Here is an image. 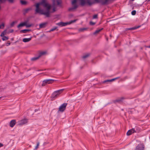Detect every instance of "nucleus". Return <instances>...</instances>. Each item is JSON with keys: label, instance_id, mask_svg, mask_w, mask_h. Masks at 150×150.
<instances>
[{"label": "nucleus", "instance_id": "nucleus-14", "mask_svg": "<svg viewBox=\"0 0 150 150\" xmlns=\"http://www.w3.org/2000/svg\"><path fill=\"white\" fill-rule=\"evenodd\" d=\"M47 53V52L46 51H43L41 52L39 54L38 56L40 57L46 55Z\"/></svg>", "mask_w": 150, "mask_h": 150}, {"label": "nucleus", "instance_id": "nucleus-39", "mask_svg": "<svg viewBox=\"0 0 150 150\" xmlns=\"http://www.w3.org/2000/svg\"><path fill=\"white\" fill-rule=\"evenodd\" d=\"M13 29H12L10 30V33H12V32H13Z\"/></svg>", "mask_w": 150, "mask_h": 150}, {"label": "nucleus", "instance_id": "nucleus-22", "mask_svg": "<svg viewBox=\"0 0 150 150\" xmlns=\"http://www.w3.org/2000/svg\"><path fill=\"white\" fill-rule=\"evenodd\" d=\"M45 23H42L40 24V28H43L45 26Z\"/></svg>", "mask_w": 150, "mask_h": 150}, {"label": "nucleus", "instance_id": "nucleus-32", "mask_svg": "<svg viewBox=\"0 0 150 150\" xmlns=\"http://www.w3.org/2000/svg\"><path fill=\"white\" fill-rule=\"evenodd\" d=\"M90 25H93L94 24H95V23L93 22H92V21H91L90 22Z\"/></svg>", "mask_w": 150, "mask_h": 150}, {"label": "nucleus", "instance_id": "nucleus-38", "mask_svg": "<svg viewBox=\"0 0 150 150\" xmlns=\"http://www.w3.org/2000/svg\"><path fill=\"white\" fill-rule=\"evenodd\" d=\"M13 0H8V1L11 2H13Z\"/></svg>", "mask_w": 150, "mask_h": 150}, {"label": "nucleus", "instance_id": "nucleus-4", "mask_svg": "<svg viewBox=\"0 0 150 150\" xmlns=\"http://www.w3.org/2000/svg\"><path fill=\"white\" fill-rule=\"evenodd\" d=\"M76 21V20L71 21L67 23H64L63 22H60L57 23V25L59 26L62 27L68 25H70L71 23L75 22Z\"/></svg>", "mask_w": 150, "mask_h": 150}, {"label": "nucleus", "instance_id": "nucleus-43", "mask_svg": "<svg viewBox=\"0 0 150 150\" xmlns=\"http://www.w3.org/2000/svg\"><path fill=\"white\" fill-rule=\"evenodd\" d=\"M0 1H1V0H0Z\"/></svg>", "mask_w": 150, "mask_h": 150}, {"label": "nucleus", "instance_id": "nucleus-18", "mask_svg": "<svg viewBox=\"0 0 150 150\" xmlns=\"http://www.w3.org/2000/svg\"><path fill=\"white\" fill-rule=\"evenodd\" d=\"M6 30H5L3 31L1 34L0 36L1 37H3L4 36V35H6Z\"/></svg>", "mask_w": 150, "mask_h": 150}, {"label": "nucleus", "instance_id": "nucleus-23", "mask_svg": "<svg viewBox=\"0 0 150 150\" xmlns=\"http://www.w3.org/2000/svg\"><path fill=\"white\" fill-rule=\"evenodd\" d=\"M103 29V28H102L101 29L97 30L94 33V34H96V33H98L99 32L101 31Z\"/></svg>", "mask_w": 150, "mask_h": 150}, {"label": "nucleus", "instance_id": "nucleus-29", "mask_svg": "<svg viewBox=\"0 0 150 150\" xmlns=\"http://www.w3.org/2000/svg\"><path fill=\"white\" fill-rule=\"evenodd\" d=\"M131 13L132 15H134L136 14V11L135 10L133 11H132Z\"/></svg>", "mask_w": 150, "mask_h": 150}, {"label": "nucleus", "instance_id": "nucleus-31", "mask_svg": "<svg viewBox=\"0 0 150 150\" xmlns=\"http://www.w3.org/2000/svg\"><path fill=\"white\" fill-rule=\"evenodd\" d=\"M57 4L58 5L60 4H61V1H60V0H57Z\"/></svg>", "mask_w": 150, "mask_h": 150}, {"label": "nucleus", "instance_id": "nucleus-30", "mask_svg": "<svg viewBox=\"0 0 150 150\" xmlns=\"http://www.w3.org/2000/svg\"><path fill=\"white\" fill-rule=\"evenodd\" d=\"M98 17V15L97 14H95L93 15V19H96Z\"/></svg>", "mask_w": 150, "mask_h": 150}, {"label": "nucleus", "instance_id": "nucleus-25", "mask_svg": "<svg viewBox=\"0 0 150 150\" xmlns=\"http://www.w3.org/2000/svg\"><path fill=\"white\" fill-rule=\"evenodd\" d=\"M40 144V143L39 142H38L37 143V145L35 146V149H34V150H36L38 148V146Z\"/></svg>", "mask_w": 150, "mask_h": 150}, {"label": "nucleus", "instance_id": "nucleus-7", "mask_svg": "<svg viewBox=\"0 0 150 150\" xmlns=\"http://www.w3.org/2000/svg\"><path fill=\"white\" fill-rule=\"evenodd\" d=\"M144 145L142 144H140L136 146L134 150H144Z\"/></svg>", "mask_w": 150, "mask_h": 150}, {"label": "nucleus", "instance_id": "nucleus-44", "mask_svg": "<svg viewBox=\"0 0 150 150\" xmlns=\"http://www.w3.org/2000/svg\"><path fill=\"white\" fill-rule=\"evenodd\" d=\"M1 98V97H0V98Z\"/></svg>", "mask_w": 150, "mask_h": 150}, {"label": "nucleus", "instance_id": "nucleus-33", "mask_svg": "<svg viewBox=\"0 0 150 150\" xmlns=\"http://www.w3.org/2000/svg\"><path fill=\"white\" fill-rule=\"evenodd\" d=\"M15 22H12L10 24L11 25V27H13V25H14V24H15Z\"/></svg>", "mask_w": 150, "mask_h": 150}, {"label": "nucleus", "instance_id": "nucleus-24", "mask_svg": "<svg viewBox=\"0 0 150 150\" xmlns=\"http://www.w3.org/2000/svg\"><path fill=\"white\" fill-rule=\"evenodd\" d=\"M4 27V24L3 23H2L0 25V29H3Z\"/></svg>", "mask_w": 150, "mask_h": 150}, {"label": "nucleus", "instance_id": "nucleus-21", "mask_svg": "<svg viewBox=\"0 0 150 150\" xmlns=\"http://www.w3.org/2000/svg\"><path fill=\"white\" fill-rule=\"evenodd\" d=\"M2 38V39L3 41L7 40L8 39V37L5 36H4Z\"/></svg>", "mask_w": 150, "mask_h": 150}, {"label": "nucleus", "instance_id": "nucleus-42", "mask_svg": "<svg viewBox=\"0 0 150 150\" xmlns=\"http://www.w3.org/2000/svg\"><path fill=\"white\" fill-rule=\"evenodd\" d=\"M148 1H150V0H147Z\"/></svg>", "mask_w": 150, "mask_h": 150}, {"label": "nucleus", "instance_id": "nucleus-12", "mask_svg": "<svg viewBox=\"0 0 150 150\" xmlns=\"http://www.w3.org/2000/svg\"><path fill=\"white\" fill-rule=\"evenodd\" d=\"M135 132H136L134 129V128H132L128 131L127 133V135H129Z\"/></svg>", "mask_w": 150, "mask_h": 150}, {"label": "nucleus", "instance_id": "nucleus-40", "mask_svg": "<svg viewBox=\"0 0 150 150\" xmlns=\"http://www.w3.org/2000/svg\"><path fill=\"white\" fill-rule=\"evenodd\" d=\"M146 47L150 48V45L149 46H147Z\"/></svg>", "mask_w": 150, "mask_h": 150}, {"label": "nucleus", "instance_id": "nucleus-16", "mask_svg": "<svg viewBox=\"0 0 150 150\" xmlns=\"http://www.w3.org/2000/svg\"><path fill=\"white\" fill-rule=\"evenodd\" d=\"M141 26H138L136 27H134L128 28L127 30H134L137 29L139 28Z\"/></svg>", "mask_w": 150, "mask_h": 150}, {"label": "nucleus", "instance_id": "nucleus-17", "mask_svg": "<svg viewBox=\"0 0 150 150\" xmlns=\"http://www.w3.org/2000/svg\"><path fill=\"white\" fill-rule=\"evenodd\" d=\"M118 77H117V78H114V79H110V80H106V81H103V83H105V82H112V81H114L115 80H116V79H118Z\"/></svg>", "mask_w": 150, "mask_h": 150}, {"label": "nucleus", "instance_id": "nucleus-13", "mask_svg": "<svg viewBox=\"0 0 150 150\" xmlns=\"http://www.w3.org/2000/svg\"><path fill=\"white\" fill-rule=\"evenodd\" d=\"M16 123V120H12L10 122V126L11 127H13L15 125Z\"/></svg>", "mask_w": 150, "mask_h": 150}, {"label": "nucleus", "instance_id": "nucleus-28", "mask_svg": "<svg viewBox=\"0 0 150 150\" xmlns=\"http://www.w3.org/2000/svg\"><path fill=\"white\" fill-rule=\"evenodd\" d=\"M57 28V27H54L53 28L51 29L50 31L49 32L53 31L54 30Z\"/></svg>", "mask_w": 150, "mask_h": 150}, {"label": "nucleus", "instance_id": "nucleus-26", "mask_svg": "<svg viewBox=\"0 0 150 150\" xmlns=\"http://www.w3.org/2000/svg\"><path fill=\"white\" fill-rule=\"evenodd\" d=\"M21 3L23 5H25L26 4V2L24 1H21Z\"/></svg>", "mask_w": 150, "mask_h": 150}, {"label": "nucleus", "instance_id": "nucleus-6", "mask_svg": "<svg viewBox=\"0 0 150 150\" xmlns=\"http://www.w3.org/2000/svg\"><path fill=\"white\" fill-rule=\"evenodd\" d=\"M54 80L52 79H47L44 80L42 81V86H44L46 84H50L52 83Z\"/></svg>", "mask_w": 150, "mask_h": 150}, {"label": "nucleus", "instance_id": "nucleus-41", "mask_svg": "<svg viewBox=\"0 0 150 150\" xmlns=\"http://www.w3.org/2000/svg\"><path fill=\"white\" fill-rule=\"evenodd\" d=\"M42 71V70H39L38 71Z\"/></svg>", "mask_w": 150, "mask_h": 150}, {"label": "nucleus", "instance_id": "nucleus-11", "mask_svg": "<svg viewBox=\"0 0 150 150\" xmlns=\"http://www.w3.org/2000/svg\"><path fill=\"white\" fill-rule=\"evenodd\" d=\"M26 26L27 27H30L31 26V25H26V22H23V23H21L20 24H19L18 25L17 27L18 28H19L20 27H23V26Z\"/></svg>", "mask_w": 150, "mask_h": 150}, {"label": "nucleus", "instance_id": "nucleus-10", "mask_svg": "<svg viewBox=\"0 0 150 150\" xmlns=\"http://www.w3.org/2000/svg\"><path fill=\"white\" fill-rule=\"evenodd\" d=\"M28 122V120L26 119L22 120L18 122V124L20 125H22L25 124Z\"/></svg>", "mask_w": 150, "mask_h": 150}, {"label": "nucleus", "instance_id": "nucleus-15", "mask_svg": "<svg viewBox=\"0 0 150 150\" xmlns=\"http://www.w3.org/2000/svg\"><path fill=\"white\" fill-rule=\"evenodd\" d=\"M31 39V38H24L23 40V41L25 42H28L30 41Z\"/></svg>", "mask_w": 150, "mask_h": 150}, {"label": "nucleus", "instance_id": "nucleus-20", "mask_svg": "<svg viewBox=\"0 0 150 150\" xmlns=\"http://www.w3.org/2000/svg\"><path fill=\"white\" fill-rule=\"evenodd\" d=\"M39 57H39V56H38V57H35L32 58L31 59V60L32 61H35V60L38 59Z\"/></svg>", "mask_w": 150, "mask_h": 150}, {"label": "nucleus", "instance_id": "nucleus-37", "mask_svg": "<svg viewBox=\"0 0 150 150\" xmlns=\"http://www.w3.org/2000/svg\"><path fill=\"white\" fill-rule=\"evenodd\" d=\"M55 11V8H54L53 9V12H54Z\"/></svg>", "mask_w": 150, "mask_h": 150}, {"label": "nucleus", "instance_id": "nucleus-3", "mask_svg": "<svg viewBox=\"0 0 150 150\" xmlns=\"http://www.w3.org/2000/svg\"><path fill=\"white\" fill-rule=\"evenodd\" d=\"M62 90H59L54 92L51 96L52 100H54L57 98L61 93Z\"/></svg>", "mask_w": 150, "mask_h": 150}, {"label": "nucleus", "instance_id": "nucleus-36", "mask_svg": "<svg viewBox=\"0 0 150 150\" xmlns=\"http://www.w3.org/2000/svg\"><path fill=\"white\" fill-rule=\"evenodd\" d=\"M86 28H83L81 29V30L82 31H83L84 30H86Z\"/></svg>", "mask_w": 150, "mask_h": 150}, {"label": "nucleus", "instance_id": "nucleus-27", "mask_svg": "<svg viewBox=\"0 0 150 150\" xmlns=\"http://www.w3.org/2000/svg\"><path fill=\"white\" fill-rule=\"evenodd\" d=\"M89 54H86L84 55L83 56V58L84 59H85L87 57H88V56H89Z\"/></svg>", "mask_w": 150, "mask_h": 150}, {"label": "nucleus", "instance_id": "nucleus-5", "mask_svg": "<svg viewBox=\"0 0 150 150\" xmlns=\"http://www.w3.org/2000/svg\"><path fill=\"white\" fill-rule=\"evenodd\" d=\"M67 104L64 103L60 105L59 109V111L63 112L65 110Z\"/></svg>", "mask_w": 150, "mask_h": 150}, {"label": "nucleus", "instance_id": "nucleus-8", "mask_svg": "<svg viewBox=\"0 0 150 150\" xmlns=\"http://www.w3.org/2000/svg\"><path fill=\"white\" fill-rule=\"evenodd\" d=\"M111 0H94L96 2H100L103 4H106Z\"/></svg>", "mask_w": 150, "mask_h": 150}, {"label": "nucleus", "instance_id": "nucleus-34", "mask_svg": "<svg viewBox=\"0 0 150 150\" xmlns=\"http://www.w3.org/2000/svg\"><path fill=\"white\" fill-rule=\"evenodd\" d=\"M10 43H7L6 44V46H8L10 45Z\"/></svg>", "mask_w": 150, "mask_h": 150}, {"label": "nucleus", "instance_id": "nucleus-19", "mask_svg": "<svg viewBox=\"0 0 150 150\" xmlns=\"http://www.w3.org/2000/svg\"><path fill=\"white\" fill-rule=\"evenodd\" d=\"M29 31V30L28 29H24L23 30H22L20 31V32L21 33H26L27 32Z\"/></svg>", "mask_w": 150, "mask_h": 150}, {"label": "nucleus", "instance_id": "nucleus-9", "mask_svg": "<svg viewBox=\"0 0 150 150\" xmlns=\"http://www.w3.org/2000/svg\"><path fill=\"white\" fill-rule=\"evenodd\" d=\"M77 0H73L72 1V5L73 6V7L70 8L69 9V11H71L73 9H76L77 7V6L76 4Z\"/></svg>", "mask_w": 150, "mask_h": 150}, {"label": "nucleus", "instance_id": "nucleus-35", "mask_svg": "<svg viewBox=\"0 0 150 150\" xmlns=\"http://www.w3.org/2000/svg\"><path fill=\"white\" fill-rule=\"evenodd\" d=\"M3 146V144L0 143V147Z\"/></svg>", "mask_w": 150, "mask_h": 150}, {"label": "nucleus", "instance_id": "nucleus-2", "mask_svg": "<svg viewBox=\"0 0 150 150\" xmlns=\"http://www.w3.org/2000/svg\"><path fill=\"white\" fill-rule=\"evenodd\" d=\"M80 4L82 6L86 5H91L94 3L93 0H79Z\"/></svg>", "mask_w": 150, "mask_h": 150}, {"label": "nucleus", "instance_id": "nucleus-1", "mask_svg": "<svg viewBox=\"0 0 150 150\" xmlns=\"http://www.w3.org/2000/svg\"><path fill=\"white\" fill-rule=\"evenodd\" d=\"M36 9L35 11L36 13L44 15L47 17L50 16V9L51 6L47 3L45 0L41 2L37 3L35 5Z\"/></svg>", "mask_w": 150, "mask_h": 150}]
</instances>
